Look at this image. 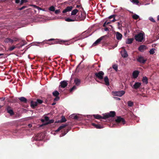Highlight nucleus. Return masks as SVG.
I'll return each mask as SVG.
<instances>
[{"instance_id": "1", "label": "nucleus", "mask_w": 159, "mask_h": 159, "mask_svg": "<svg viewBox=\"0 0 159 159\" xmlns=\"http://www.w3.org/2000/svg\"><path fill=\"white\" fill-rule=\"evenodd\" d=\"M86 15L85 13L82 11H80L78 14L75 16L76 21H79L84 20L86 17Z\"/></svg>"}, {"instance_id": "2", "label": "nucleus", "mask_w": 159, "mask_h": 159, "mask_svg": "<svg viewBox=\"0 0 159 159\" xmlns=\"http://www.w3.org/2000/svg\"><path fill=\"white\" fill-rule=\"evenodd\" d=\"M104 74L103 71H99L98 72L95 73L94 77L97 81L100 82L99 81L97 80L96 78H98L100 80H102L103 78V77Z\"/></svg>"}, {"instance_id": "3", "label": "nucleus", "mask_w": 159, "mask_h": 159, "mask_svg": "<svg viewBox=\"0 0 159 159\" xmlns=\"http://www.w3.org/2000/svg\"><path fill=\"white\" fill-rule=\"evenodd\" d=\"M116 113L114 111H111L109 113L103 114V119L106 120L110 117H114L116 116Z\"/></svg>"}, {"instance_id": "4", "label": "nucleus", "mask_w": 159, "mask_h": 159, "mask_svg": "<svg viewBox=\"0 0 159 159\" xmlns=\"http://www.w3.org/2000/svg\"><path fill=\"white\" fill-rule=\"evenodd\" d=\"M144 33H140L134 36V38L136 41L141 42L144 39Z\"/></svg>"}, {"instance_id": "5", "label": "nucleus", "mask_w": 159, "mask_h": 159, "mask_svg": "<svg viewBox=\"0 0 159 159\" xmlns=\"http://www.w3.org/2000/svg\"><path fill=\"white\" fill-rule=\"evenodd\" d=\"M60 40L58 39H51L47 40L46 43L50 45L59 43Z\"/></svg>"}, {"instance_id": "6", "label": "nucleus", "mask_w": 159, "mask_h": 159, "mask_svg": "<svg viewBox=\"0 0 159 159\" xmlns=\"http://www.w3.org/2000/svg\"><path fill=\"white\" fill-rule=\"evenodd\" d=\"M67 125L66 124H62L60 125V130H61V136L60 135V137L65 135L69 131V130L67 129H62L65 127Z\"/></svg>"}, {"instance_id": "7", "label": "nucleus", "mask_w": 159, "mask_h": 159, "mask_svg": "<svg viewBox=\"0 0 159 159\" xmlns=\"http://www.w3.org/2000/svg\"><path fill=\"white\" fill-rule=\"evenodd\" d=\"M112 94L114 96L121 97L125 93V92L123 90L118 91L112 92Z\"/></svg>"}, {"instance_id": "8", "label": "nucleus", "mask_w": 159, "mask_h": 159, "mask_svg": "<svg viewBox=\"0 0 159 159\" xmlns=\"http://www.w3.org/2000/svg\"><path fill=\"white\" fill-rule=\"evenodd\" d=\"M41 121L42 122H43L45 121H46V123L45 124V125L53 123L54 121V120H49V117L47 116H45L44 117V119H41Z\"/></svg>"}, {"instance_id": "9", "label": "nucleus", "mask_w": 159, "mask_h": 159, "mask_svg": "<svg viewBox=\"0 0 159 159\" xmlns=\"http://www.w3.org/2000/svg\"><path fill=\"white\" fill-rule=\"evenodd\" d=\"M115 121L116 123H121L123 125L125 124V119L120 116H117V119L115 120Z\"/></svg>"}, {"instance_id": "10", "label": "nucleus", "mask_w": 159, "mask_h": 159, "mask_svg": "<svg viewBox=\"0 0 159 159\" xmlns=\"http://www.w3.org/2000/svg\"><path fill=\"white\" fill-rule=\"evenodd\" d=\"M137 60L138 62L143 64H145L147 61V59H145L144 57L142 56H139Z\"/></svg>"}, {"instance_id": "11", "label": "nucleus", "mask_w": 159, "mask_h": 159, "mask_svg": "<svg viewBox=\"0 0 159 159\" xmlns=\"http://www.w3.org/2000/svg\"><path fill=\"white\" fill-rule=\"evenodd\" d=\"M6 110L8 113L10 114L11 116H13L14 114V112L11 108L10 106H7V108Z\"/></svg>"}, {"instance_id": "12", "label": "nucleus", "mask_w": 159, "mask_h": 159, "mask_svg": "<svg viewBox=\"0 0 159 159\" xmlns=\"http://www.w3.org/2000/svg\"><path fill=\"white\" fill-rule=\"evenodd\" d=\"M147 49V47L144 45H141L138 48V50L141 52H143L144 50Z\"/></svg>"}, {"instance_id": "13", "label": "nucleus", "mask_w": 159, "mask_h": 159, "mask_svg": "<svg viewBox=\"0 0 159 159\" xmlns=\"http://www.w3.org/2000/svg\"><path fill=\"white\" fill-rule=\"evenodd\" d=\"M141 84V83L139 82H136L132 87V88L135 89H137L140 87Z\"/></svg>"}, {"instance_id": "14", "label": "nucleus", "mask_w": 159, "mask_h": 159, "mask_svg": "<svg viewBox=\"0 0 159 159\" xmlns=\"http://www.w3.org/2000/svg\"><path fill=\"white\" fill-rule=\"evenodd\" d=\"M73 7L72 6L67 7L62 11L63 13H65L71 11Z\"/></svg>"}, {"instance_id": "15", "label": "nucleus", "mask_w": 159, "mask_h": 159, "mask_svg": "<svg viewBox=\"0 0 159 159\" xmlns=\"http://www.w3.org/2000/svg\"><path fill=\"white\" fill-rule=\"evenodd\" d=\"M104 36H102L98 39L93 43V45L95 46L100 43V42L103 39Z\"/></svg>"}, {"instance_id": "16", "label": "nucleus", "mask_w": 159, "mask_h": 159, "mask_svg": "<svg viewBox=\"0 0 159 159\" xmlns=\"http://www.w3.org/2000/svg\"><path fill=\"white\" fill-rule=\"evenodd\" d=\"M122 37V34L118 32L116 33V37L117 40H120L121 39Z\"/></svg>"}, {"instance_id": "17", "label": "nucleus", "mask_w": 159, "mask_h": 159, "mask_svg": "<svg viewBox=\"0 0 159 159\" xmlns=\"http://www.w3.org/2000/svg\"><path fill=\"white\" fill-rule=\"evenodd\" d=\"M121 55L124 58H126L128 57V54L127 52L125 49H124L123 51L121 52Z\"/></svg>"}, {"instance_id": "18", "label": "nucleus", "mask_w": 159, "mask_h": 159, "mask_svg": "<svg viewBox=\"0 0 159 159\" xmlns=\"http://www.w3.org/2000/svg\"><path fill=\"white\" fill-rule=\"evenodd\" d=\"M139 74V71L138 70H135L133 73V78H136L138 76Z\"/></svg>"}, {"instance_id": "19", "label": "nucleus", "mask_w": 159, "mask_h": 159, "mask_svg": "<svg viewBox=\"0 0 159 159\" xmlns=\"http://www.w3.org/2000/svg\"><path fill=\"white\" fill-rule=\"evenodd\" d=\"M67 85V83L66 81H63L60 82V86L61 87L65 88Z\"/></svg>"}, {"instance_id": "20", "label": "nucleus", "mask_w": 159, "mask_h": 159, "mask_svg": "<svg viewBox=\"0 0 159 159\" xmlns=\"http://www.w3.org/2000/svg\"><path fill=\"white\" fill-rule=\"evenodd\" d=\"M60 44L61 43H64V44L66 45H69L70 44V43L69 41V40H60Z\"/></svg>"}, {"instance_id": "21", "label": "nucleus", "mask_w": 159, "mask_h": 159, "mask_svg": "<svg viewBox=\"0 0 159 159\" xmlns=\"http://www.w3.org/2000/svg\"><path fill=\"white\" fill-rule=\"evenodd\" d=\"M104 80L105 82V84L107 86L109 85V80L107 76H105L104 78Z\"/></svg>"}, {"instance_id": "22", "label": "nucleus", "mask_w": 159, "mask_h": 159, "mask_svg": "<svg viewBox=\"0 0 159 159\" xmlns=\"http://www.w3.org/2000/svg\"><path fill=\"white\" fill-rule=\"evenodd\" d=\"M25 42L23 41L21 43H20L16 44V47H17V48H21L22 46L25 45Z\"/></svg>"}, {"instance_id": "23", "label": "nucleus", "mask_w": 159, "mask_h": 159, "mask_svg": "<svg viewBox=\"0 0 159 159\" xmlns=\"http://www.w3.org/2000/svg\"><path fill=\"white\" fill-rule=\"evenodd\" d=\"M41 135V134H38L36 136H35L34 139L36 141L42 140V139H43V137L42 138L40 137Z\"/></svg>"}, {"instance_id": "24", "label": "nucleus", "mask_w": 159, "mask_h": 159, "mask_svg": "<svg viewBox=\"0 0 159 159\" xmlns=\"http://www.w3.org/2000/svg\"><path fill=\"white\" fill-rule=\"evenodd\" d=\"M65 20L67 22H71L76 21V19H75V17H73L71 19L69 18H67L65 19Z\"/></svg>"}, {"instance_id": "25", "label": "nucleus", "mask_w": 159, "mask_h": 159, "mask_svg": "<svg viewBox=\"0 0 159 159\" xmlns=\"http://www.w3.org/2000/svg\"><path fill=\"white\" fill-rule=\"evenodd\" d=\"M74 82L76 85H79L80 83V79L76 78L74 80Z\"/></svg>"}, {"instance_id": "26", "label": "nucleus", "mask_w": 159, "mask_h": 159, "mask_svg": "<svg viewBox=\"0 0 159 159\" xmlns=\"http://www.w3.org/2000/svg\"><path fill=\"white\" fill-rule=\"evenodd\" d=\"M92 125L97 129H101L102 128V127L99 124H96L94 123H92Z\"/></svg>"}, {"instance_id": "27", "label": "nucleus", "mask_w": 159, "mask_h": 159, "mask_svg": "<svg viewBox=\"0 0 159 159\" xmlns=\"http://www.w3.org/2000/svg\"><path fill=\"white\" fill-rule=\"evenodd\" d=\"M134 40L133 38L128 39L126 41V43L129 44L131 43Z\"/></svg>"}, {"instance_id": "28", "label": "nucleus", "mask_w": 159, "mask_h": 159, "mask_svg": "<svg viewBox=\"0 0 159 159\" xmlns=\"http://www.w3.org/2000/svg\"><path fill=\"white\" fill-rule=\"evenodd\" d=\"M93 117L96 119H103V116H101L100 115H99L98 114H96V115H93Z\"/></svg>"}, {"instance_id": "29", "label": "nucleus", "mask_w": 159, "mask_h": 159, "mask_svg": "<svg viewBox=\"0 0 159 159\" xmlns=\"http://www.w3.org/2000/svg\"><path fill=\"white\" fill-rule=\"evenodd\" d=\"M143 82L145 84H147L148 83V79L147 77L146 76L143 77L142 79Z\"/></svg>"}, {"instance_id": "30", "label": "nucleus", "mask_w": 159, "mask_h": 159, "mask_svg": "<svg viewBox=\"0 0 159 159\" xmlns=\"http://www.w3.org/2000/svg\"><path fill=\"white\" fill-rule=\"evenodd\" d=\"M79 10L77 9L73 10L71 13V15L72 16L76 15V14L78 12Z\"/></svg>"}, {"instance_id": "31", "label": "nucleus", "mask_w": 159, "mask_h": 159, "mask_svg": "<svg viewBox=\"0 0 159 159\" xmlns=\"http://www.w3.org/2000/svg\"><path fill=\"white\" fill-rule=\"evenodd\" d=\"M37 105L38 104L36 101L34 102L32 101L31 102V106L32 107H34L37 106Z\"/></svg>"}, {"instance_id": "32", "label": "nucleus", "mask_w": 159, "mask_h": 159, "mask_svg": "<svg viewBox=\"0 0 159 159\" xmlns=\"http://www.w3.org/2000/svg\"><path fill=\"white\" fill-rule=\"evenodd\" d=\"M116 15H112L110 16H109L108 17V19H111V18H113V20H111V22H115L116 20L115 19V16Z\"/></svg>"}, {"instance_id": "33", "label": "nucleus", "mask_w": 159, "mask_h": 159, "mask_svg": "<svg viewBox=\"0 0 159 159\" xmlns=\"http://www.w3.org/2000/svg\"><path fill=\"white\" fill-rule=\"evenodd\" d=\"M19 99L22 102H27V99L24 97H21L19 98Z\"/></svg>"}, {"instance_id": "34", "label": "nucleus", "mask_w": 159, "mask_h": 159, "mask_svg": "<svg viewBox=\"0 0 159 159\" xmlns=\"http://www.w3.org/2000/svg\"><path fill=\"white\" fill-rule=\"evenodd\" d=\"M59 93L56 90H55L52 92L53 95L56 97H57L59 95Z\"/></svg>"}, {"instance_id": "35", "label": "nucleus", "mask_w": 159, "mask_h": 159, "mask_svg": "<svg viewBox=\"0 0 159 159\" xmlns=\"http://www.w3.org/2000/svg\"><path fill=\"white\" fill-rule=\"evenodd\" d=\"M67 120L65 116H62L61 117V119L60 120V123L64 122L66 121Z\"/></svg>"}, {"instance_id": "36", "label": "nucleus", "mask_w": 159, "mask_h": 159, "mask_svg": "<svg viewBox=\"0 0 159 159\" xmlns=\"http://www.w3.org/2000/svg\"><path fill=\"white\" fill-rule=\"evenodd\" d=\"M132 17L135 20H137L139 18V16L137 14H134L132 16Z\"/></svg>"}, {"instance_id": "37", "label": "nucleus", "mask_w": 159, "mask_h": 159, "mask_svg": "<svg viewBox=\"0 0 159 159\" xmlns=\"http://www.w3.org/2000/svg\"><path fill=\"white\" fill-rule=\"evenodd\" d=\"M71 117L72 118L75 120H78L79 118L78 116L75 114H73L72 115H71Z\"/></svg>"}, {"instance_id": "38", "label": "nucleus", "mask_w": 159, "mask_h": 159, "mask_svg": "<svg viewBox=\"0 0 159 159\" xmlns=\"http://www.w3.org/2000/svg\"><path fill=\"white\" fill-rule=\"evenodd\" d=\"M128 105L129 107H132L133 105V102L131 101H129L128 102Z\"/></svg>"}, {"instance_id": "39", "label": "nucleus", "mask_w": 159, "mask_h": 159, "mask_svg": "<svg viewBox=\"0 0 159 159\" xmlns=\"http://www.w3.org/2000/svg\"><path fill=\"white\" fill-rule=\"evenodd\" d=\"M60 131V127H58L57 129L55 130V131L52 132H51L52 134L55 135L57 133V132Z\"/></svg>"}, {"instance_id": "40", "label": "nucleus", "mask_w": 159, "mask_h": 159, "mask_svg": "<svg viewBox=\"0 0 159 159\" xmlns=\"http://www.w3.org/2000/svg\"><path fill=\"white\" fill-rule=\"evenodd\" d=\"M155 49L154 48H152L149 51V53L150 54H153L155 53Z\"/></svg>"}, {"instance_id": "41", "label": "nucleus", "mask_w": 159, "mask_h": 159, "mask_svg": "<svg viewBox=\"0 0 159 159\" xmlns=\"http://www.w3.org/2000/svg\"><path fill=\"white\" fill-rule=\"evenodd\" d=\"M112 68L114 69L116 71H117L118 70V66L116 65H114L112 66Z\"/></svg>"}, {"instance_id": "42", "label": "nucleus", "mask_w": 159, "mask_h": 159, "mask_svg": "<svg viewBox=\"0 0 159 159\" xmlns=\"http://www.w3.org/2000/svg\"><path fill=\"white\" fill-rule=\"evenodd\" d=\"M36 102H37V104H40L43 103V101L40 100L38 99L37 100Z\"/></svg>"}, {"instance_id": "43", "label": "nucleus", "mask_w": 159, "mask_h": 159, "mask_svg": "<svg viewBox=\"0 0 159 159\" xmlns=\"http://www.w3.org/2000/svg\"><path fill=\"white\" fill-rule=\"evenodd\" d=\"M16 48L17 47H16V46H12L11 47H10L9 48V50L10 51H12L13 50H14L15 48Z\"/></svg>"}, {"instance_id": "44", "label": "nucleus", "mask_w": 159, "mask_h": 159, "mask_svg": "<svg viewBox=\"0 0 159 159\" xmlns=\"http://www.w3.org/2000/svg\"><path fill=\"white\" fill-rule=\"evenodd\" d=\"M49 10L51 11H54L55 10L54 7L53 6H51L49 8Z\"/></svg>"}, {"instance_id": "45", "label": "nucleus", "mask_w": 159, "mask_h": 159, "mask_svg": "<svg viewBox=\"0 0 159 159\" xmlns=\"http://www.w3.org/2000/svg\"><path fill=\"white\" fill-rule=\"evenodd\" d=\"M132 1L133 2L137 4H138L139 3V2L138 0H132Z\"/></svg>"}, {"instance_id": "46", "label": "nucleus", "mask_w": 159, "mask_h": 159, "mask_svg": "<svg viewBox=\"0 0 159 159\" xmlns=\"http://www.w3.org/2000/svg\"><path fill=\"white\" fill-rule=\"evenodd\" d=\"M76 87L75 86H73L70 89V92L72 91L74 89H76Z\"/></svg>"}, {"instance_id": "47", "label": "nucleus", "mask_w": 159, "mask_h": 159, "mask_svg": "<svg viewBox=\"0 0 159 159\" xmlns=\"http://www.w3.org/2000/svg\"><path fill=\"white\" fill-rule=\"evenodd\" d=\"M10 38H7L5 39L4 41L6 43H9Z\"/></svg>"}, {"instance_id": "48", "label": "nucleus", "mask_w": 159, "mask_h": 159, "mask_svg": "<svg viewBox=\"0 0 159 159\" xmlns=\"http://www.w3.org/2000/svg\"><path fill=\"white\" fill-rule=\"evenodd\" d=\"M117 26L118 27V28L119 29H120V28H121V25L120 23L119 22H117Z\"/></svg>"}, {"instance_id": "49", "label": "nucleus", "mask_w": 159, "mask_h": 159, "mask_svg": "<svg viewBox=\"0 0 159 159\" xmlns=\"http://www.w3.org/2000/svg\"><path fill=\"white\" fill-rule=\"evenodd\" d=\"M27 2V0H21V1L20 2V4H22L24 2Z\"/></svg>"}, {"instance_id": "50", "label": "nucleus", "mask_w": 159, "mask_h": 159, "mask_svg": "<svg viewBox=\"0 0 159 159\" xmlns=\"http://www.w3.org/2000/svg\"><path fill=\"white\" fill-rule=\"evenodd\" d=\"M106 21V22H107V24L109 25V24L111 23V20H109V19H108Z\"/></svg>"}, {"instance_id": "51", "label": "nucleus", "mask_w": 159, "mask_h": 159, "mask_svg": "<svg viewBox=\"0 0 159 159\" xmlns=\"http://www.w3.org/2000/svg\"><path fill=\"white\" fill-rule=\"evenodd\" d=\"M149 19L151 21L153 22H155V20L152 18H150Z\"/></svg>"}, {"instance_id": "52", "label": "nucleus", "mask_w": 159, "mask_h": 159, "mask_svg": "<svg viewBox=\"0 0 159 159\" xmlns=\"http://www.w3.org/2000/svg\"><path fill=\"white\" fill-rule=\"evenodd\" d=\"M107 22H106V21H105L104 23L103 24V27H106V26L107 25H108V24H107Z\"/></svg>"}, {"instance_id": "53", "label": "nucleus", "mask_w": 159, "mask_h": 159, "mask_svg": "<svg viewBox=\"0 0 159 159\" xmlns=\"http://www.w3.org/2000/svg\"><path fill=\"white\" fill-rule=\"evenodd\" d=\"M14 42V40H12L10 39V41H9V43H13V42Z\"/></svg>"}, {"instance_id": "54", "label": "nucleus", "mask_w": 159, "mask_h": 159, "mask_svg": "<svg viewBox=\"0 0 159 159\" xmlns=\"http://www.w3.org/2000/svg\"><path fill=\"white\" fill-rule=\"evenodd\" d=\"M59 99V97H57L54 99V101H57Z\"/></svg>"}, {"instance_id": "55", "label": "nucleus", "mask_w": 159, "mask_h": 159, "mask_svg": "<svg viewBox=\"0 0 159 159\" xmlns=\"http://www.w3.org/2000/svg\"><path fill=\"white\" fill-rule=\"evenodd\" d=\"M104 30L106 31H108L109 30L108 28L106 27H105Z\"/></svg>"}, {"instance_id": "56", "label": "nucleus", "mask_w": 159, "mask_h": 159, "mask_svg": "<svg viewBox=\"0 0 159 159\" xmlns=\"http://www.w3.org/2000/svg\"><path fill=\"white\" fill-rule=\"evenodd\" d=\"M59 12H60V10L59 9L57 10H56L55 11V13L56 14H57Z\"/></svg>"}, {"instance_id": "57", "label": "nucleus", "mask_w": 159, "mask_h": 159, "mask_svg": "<svg viewBox=\"0 0 159 159\" xmlns=\"http://www.w3.org/2000/svg\"><path fill=\"white\" fill-rule=\"evenodd\" d=\"M114 98L117 100H120V98L118 97H115Z\"/></svg>"}, {"instance_id": "58", "label": "nucleus", "mask_w": 159, "mask_h": 159, "mask_svg": "<svg viewBox=\"0 0 159 159\" xmlns=\"http://www.w3.org/2000/svg\"><path fill=\"white\" fill-rule=\"evenodd\" d=\"M25 7H26L25 6H23L22 7H21V8H20L19 9L20 10H22L23 9L25 8Z\"/></svg>"}, {"instance_id": "59", "label": "nucleus", "mask_w": 159, "mask_h": 159, "mask_svg": "<svg viewBox=\"0 0 159 159\" xmlns=\"http://www.w3.org/2000/svg\"><path fill=\"white\" fill-rule=\"evenodd\" d=\"M14 41L15 42H16L18 40V39L16 38H15L13 39Z\"/></svg>"}, {"instance_id": "60", "label": "nucleus", "mask_w": 159, "mask_h": 159, "mask_svg": "<svg viewBox=\"0 0 159 159\" xmlns=\"http://www.w3.org/2000/svg\"><path fill=\"white\" fill-rule=\"evenodd\" d=\"M20 1V0H16L15 2L17 3H18Z\"/></svg>"}, {"instance_id": "61", "label": "nucleus", "mask_w": 159, "mask_h": 159, "mask_svg": "<svg viewBox=\"0 0 159 159\" xmlns=\"http://www.w3.org/2000/svg\"><path fill=\"white\" fill-rule=\"evenodd\" d=\"M28 126L29 128H31L32 126V125L31 124H29L28 125Z\"/></svg>"}, {"instance_id": "62", "label": "nucleus", "mask_w": 159, "mask_h": 159, "mask_svg": "<svg viewBox=\"0 0 159 159\" xmlns=\"http://www.w3.org/2000/svg\"><path fill=\"white\" fill-rule=\"evenodd\" d=\"M80 7V5H77L76 6V7L77 8H79V7Z\"/></svg>"}, {"instance_id": "63", "label": "nucleus", "mask_w": 159, "mask_h": 159, "mask_svg": "<svg viewBox=\"0 0 159 159\" xmlns=\"http://www.w3.org/2000/svg\"><path fill=\"white\" fill-rule=\"evenodd\" d=\"M140 95L141 96H143V97H145V95H143V94H140Z\"/></svg>"}, {"instance_id": "64", "label": "nucleus", "mask_w": 159, "mask_h": 159, "mask_svg": "<svg viewBox=\"0 0 159 159\" xmlns=\"http://www.w3.org/2000/svg\"><path fill=\"white\" fill-rule=\"evenodd\" d=\"M157 20H159V15H158V16H157Z\"/></svg>"}]
</instances>
